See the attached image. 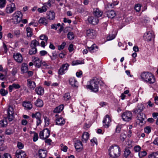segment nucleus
I'll return each mask as SVG.
<instances>
[{"label":"nucleus","mask_w":158,"mask_h":158,"mask_svg":"<svg viewBox=\"0 0 158 158\" xmlns=\"http://www.w3.org/2000/svg\"><path fill=\"white\" fill-rule=\"evenodd\" d=\"M140 77L143 81L150 84H153L155 81L154 76L151 73L143 72L140 75Z\"/></svg>","instance_id":"1"},{"label":"nucleus","mask_w":158,"mask_h":158,"mask_svg":"<svg viewBox=\"0 0 158 158\" xmlns=\"http://www.w3.org/2000/svg\"><path fill=\"white\" fill-rule=\"evenodd\" d=\"M110 156L113 158H117L120 155V147L117 145L112 146L109 149Z\"/></svg>","instance_id":"2"},{"label":"nucleus","mask_w":158,"mask_h":158,"mask_svg":"<svg viewBox=\"0 0 158 158\" xmlns=\"http://www.w3.org/2000/svg\"><path fill=\"white\" fill-rule=\"evenodd\" d=\"M87 88L90 89L92 91L97 92L98 91V82L97 81V79L94 78L90 81L89 84L86 86Z\"/></svg>","instance_id":"3"},{"label":"nucleus","mask_w":158,"mask_h":158,"mask_svg":"<svg viewBox=\"0 0 158 158\" xmlns=\"http://www.w3.org/2000/svg\"><path fill=\"white\" fill-rule=\"evenodd\" d=\"M121 117L123 121L125 122H129L132 119L133 114L131 111H127L122 113Z\"/></svg>","instance_id":"4"},{"label":"nucleus","mask_w":158,"mask_h":158,"mask_svg":"<svg viewBox=\"0 0 158 158\" xmlns=\"http://www.w3.org/2000/svg\"><path fill=\"white\" fill-rule=\"evenodd\" d=\"M13 19L14 20L15 24L19 23L22 20L23 15L21 12L19 11H17L13 14Z\"/></svg>","instance_id":"5"},{"label":"nucleus","mask_w":158,"mask_h":158,"mask_svg":"<svg viewBox=\"0 0 158 158\" xmlns=\"http://www.w3.org/2000/svg\"><path fill=\"white\" fill-rule=\"evenodd\" d=\"M16 10V6L15 3H11L8 4L5 9L6 13L10 14L12 13Z\"/></svg>","instance_id":"6"},{"label":"nucleus","mask_w":158,"mask_h":158,"mask_svg":"<svg viewBox=\"0 0 158 158\" xmlns=\"http://www.w3.org/2000/svg\"><path fill=\"white\" fill-rule=\"evenodd\" d=\"M50 135V131L47 128L41 131L39 134L40 138L45 139L48 138Z\"/></svg>","instance_id":"7"},{"label":"nucleus","mask_w":158,"mask_h":158,"mask_svg":"<svg viewBox=\"0 0 158 158\" xmlns=\"http://www.w3.org/2000/svg\"><path fill=\"white\" fill-rule=\"evenodd\" d=\"M9 121H12L14 119V109L13 107L10 106H9L7 110V117Z\"/></svg>","instance_id":"8"},{"label":"nucleus","mask_w":158,"mask_h":158,"mask_svg":"<svg viewBox=\"0 0 158 158\" xmlns=\"http://www.w3.org/2000/svg\"><path fill=\"white\" fill-rule=\"evenodd\" d=\"M111 119L109 115L107 114L103 120V126L106 128H108L110 125Z\"/></svg>","instance_id":"9"},{"label":"nucleus","mask_w":158,"mask_h":158,"mask_svg":"<svg viewBox=\"0 0 158 158\" xmlns=\"http://www.w3.org/2000/svg\"><path fill=\"white\" fill-rule=\"evenodd\" d=\"M69 66V65L68 63L62 64L58 71V73L61 75L64 74L65 71L68 70Z\"/></svg>","instance_id":"10"},{"label":"nucleus","mask_w":158,"mask_h":158,"mask_svg":"<svg viewBox=\"0 0 158 158\" xmlns=\"http://www.w3.org/2000/svg\"><path fill=\"white\" fill-rule=\"evenodd\" d=\"M154 36V34L152 32L148 31L144 34V38L145 40L149 41L153 39Z\"/></svg>","instance_id":"11"},{"label":"nucleus","mask_w":158,"mask_h":158,"mask_svg":"<svg viewBox=\"0 0 158 158\" xmlns=\"http://www.w3.org/2000/svg\"><path fill=\"white\" fill-rule=\"evenodd\" d=\"M87 36L89 38L94 39L95 37L96 32L93 29H89L86 31Z\"/></svg>","instance_id":"12"},{"label":"nucleus","mask_w":158,"mask_h":158,"mask_svg":"<svg viewBox=\"0 0 158 158\" xmlns=\"http://www.w3.org/2000/svg\"><path fill=\"white\" fill-rule=\"evenodd\" d=\"M13 58L17 62L21 63L23 60L22 55L19 53H16L14 54Z\"/></svg>","instance_id":"13"},{"label":"nucleus","mask_w":158,"mask_h":158,"mask_svg":"<svg viewBox=\"0 0 158 158\" xmlns=\"http://www.w3.org/2000/svg\"><path fill=\"white\" fill-rule=\"evenodd\" d=\"M15 156L17 158H25L27 155L25 152L19 150L16 151Z\"/></svg>","instance_id":"14"},{"label":"nucleus","mask_w":158,"mask_h":158,"mask_svg":"<svg viewBox=\"0 0 158 158\" xmlns=\"http://www.w3.org/2000/svg\"><path fill=\"white\" fill-rule=\"evenodd\" d=\"M32 61L35 65L38 68H40L41 65L42 60L38 57H33Z\"/></svg>","instance_id":"15"},{"label":"nucleus","mask_w":158,"mask_h":158,"mask_svg":"<svg viewBox=\"0 0 158 158\" xmlns=\"http://www.w3.org/2000/svg\"><path fill=\"white\" fill-rule=\"evenodd\" d=\"M89 22L93 25L97 24L98 22V19L96 17L90 16L88 17V19Z\"/></svg>","instance_id":"16"},{"label":"nucleus","mask_w":158,"mask_h":158,"mask_svg":"<svg viewBox=\"0 0 158 158\" xmlns=\"http://www.w3.org/2000/svg\"><path fill=\"white\" fill-rule=\"evenodd\" d=\"M144 107L143 105L141 104H139L137 107L134 110V112L135 113H139L143 111Z\"/></svg>","instance_id":"17"},{"label":"nucleus","mask_w":158,"mask_h":158,"mask_svg":"<svg viewBox=\"0 0 158 158\" xmlns=\"http://www.w3.org/2000/svg\"><path fill=\"white\" fill-rule=\"evenodd\" d=\"M56 125L60 126H62L65 123L64 119L63 118L61 117L56 118Z\"/></svg>","instance_id":"18"},{"label":"nucleus","mask_w":158,"mask_h":158,"mask_svg":"<svg viewBox=\"0 0 158 158\" xmlns=\"http://www.w3.org/2000/svg\"><path fill=\"white\" fill-rule=\"evenodd\" d=\"M27 85L29 88L31 89H34L36 86L35 82L29 79L27 80Z\"/></svg>","instance_id":"19"},{"label":"nucleus","mask_w":158,"mask_h":158,"mask_svg":"<svg viewBox=\"0 0 158 158\" xmlns=\"http://www.w3.org/2000/svg\"><path fill=\"white\" fill-rule=\"evenodd\" d=\"M102 12L98 8L95 9L94 10L93 14L97 17H101L102 15Z\"/></svg>","instance_id":"20"},{"label":"nucleus","mask_w":158,"mask_h":158,"mask_svg":"<svg viewBox=\"0 0 158 158\" xmlns=\"http://www.w3.org/2000/svg\"><path fill=\"white\" fill-rule=\"evenodd\" d=\"M89 135L87 132H84L82 136V141L83 143H86L89 139Z\"/></svg>","instance_id":"21"},{"label":"nucleus","mask_w":158,"mask_h":158,"mask_svg":"<svg viewBox=\"0 0 158 158\" xmlns=\"http://www.w3.org/2000/svg\"><path fill=\"white\" fill-rule=\"evenodd\" d=\"M38 152L40 157L45 158L46 156L47 152L46 150L41 149L39 150Z\"/></svg>","instance_id":"22"},{"label":"nucleus","mask_w":158,"mask_h":158,"mask_svg":"<svg viewBox=\"0 0 158 158\" xmlns=\"http://www.w3.org/2000/svg\"><path fill=\"white\" fill-rule=\"evenodd\" d=\"M69 83L71 86L73 87H77V81L74 77H71L69 80Z\"/></svg>","instance_id":"23"},{"label":"nucleus","mask_w":158,"mask_h":158,"mask_svg":"<svg viewBox=\"0 0 158 158\" xmlns=\"http://www.w3.org/2000/svg\"><path fill=\"white\" fill-rule=\"evenodd\" d=\"M75 147L77 150L81 149L83 148L82 142L80 141H77L75 144Z\"/></svg>","instance_id":"24"},{"label":"nucleus","mask_w":158,"mask_h":158,"mask_svg":"<svg viewBox=\"0 0 158 158\" xmlns=\"http://www.w3.org/2000/svg\"><path fill=\"white\" fill-rule=\"evenodd\" d=\"M35 91L38 95H43L44 92V89L41 87H37L35 89Z\"/></svg>","instance_id":"25"},{"label":"nucleus","mask_w":158,"mask_h":158,"mask_svg":"<svg viewBox=\"0 0 158 158\" xmlns=\"http://www.w3.org/2000/svg\"><path fill=\"white\" fill-rule=\"evenodd\" d=\"M23 105L27 110H28L31 109L32 107V104L29 102H24L23 103Z\"/></svg>","instance_id":"26"},{"label":"nucleus","mask_w":158,"mask_h":158,"mask_svg":"<svg viewBox=\"0 0 158 158\" xmlns=\"http://www.w3.org/2000/svg\"><path fill=\"white\" fill-rule=\"evenodd\" d=\"M137 116V119L140 122L142 123L146 118V116L143 113H139Z\"/></svg>","instance_id":"27"},{"label":"nucleus","mask_w":158,"mask_h":158,"mask_svg":"<svg viewBox=\"0 0 158 158\" xmlns=\"http://www.w3.org/2000/svg\"><path fill=\"white\" fill-rule=\"evenodd\" d=\"M89 51L91 53L94 52L98 50V47L95 44H93L91 47H88Z\"/></svg>","instance_id":"28"},{"label":"nucleus","mask_w":158,"mask_h":158,"mask_svg":"<svg viewBox=\"0 0 158 158\" xmlns=\"http://www.w3.org/2000/svg\"><path fill=\"white\" fill-rule=\"evenodd\" d=\"M64 107L63 105H60L54 109L53 112L55 113H59L62 110Z\"/></svg>","instance_id":"29"},{"label":"nucleus","mask_w":158,"mask_h":158,"mask_svg":"<svg viewBox=\"0 0 158 158\" xmlns=\"http://www.w3.org/2000/svg\"><path fill=\"white\" fill-rule=\"evenodd\" d=\"M107 15L109 18H113L115 16L116 13L114 10H111L107 12Z\"/></svg>","instance_id":"30"},{"label":"nucleus","mask_w":158,"mask_h":158,"mask_svg":"<svg viewBox=\"0 0 158 158\" xmlns=\"http://www.w3.org/2000/svg\"><path fill=\"white\" fill-rule=\"evenodd\" d=\"M28 70L27 64L25 63H23L22 64L21 68V71L23 73H27Z\"/></svg>","instance_id":"31"},{"label":"nucleus","mask_w":158,"mask_h":158,"mask_svg":"<svg viewBox=\"0 0 158 158\" xmlns=\"http://www.w3.org/2000/svg\"><path fill=\"white\" fill-rule=\"evenodd\" d=\"M47 18L50 20H53L55 18V14L54 12L49 11L48 12Z\"/></svg>","instance_id":"32"},{"label":"nucleus","mask_w":158,"mask_h":158,"mask_svg":"<svg viewBox=\"0 0 158 158\" xmlns=\"http://www.w3.org/2000/svg\"><path fill=\"white\" fill-rule=\"evenodd\" d=\"M48 20L45 18H41L39 20V23L46 26L48 24Z\"/></svg>","instance_id":"33"},{"label":"nucleus","mask_w":158,"mask_h":158,"mask_svg":"<svg viewBox=\"0 0 158 158\" xmlns=\"http://www.w3.org/2000/svg\"><path fill=\"white\" fill-rule=\"evenodd\" d=\"M35 104L37 107H42L43 105V101L41 99L38 98L35 102Z\"/></svg>","instance_id":"34"},{"label":"nucleus","mask_w":158,"mask_h":158,"mask_svg":"<svg viewBox=\"0 0 158 158\" xmlns=\"http://www.w3.org/2000/svg\"><path fill=\"white\" fill-rule=\"evenodd\" d=\"M27 36L28 37H31L32 35V29L29 27H27L26 28Z\"/></svg>","instance_id":"35"},{"label":"nucleus","mask_w":158,"mask_h":158,"mask_svg":"<svg viewBox=\"0 0 158 158\" xmlns=\"http://www.w3.org/2000/svg\"><path fill=\"white\" fill-rule=\"evenodd\" d=\"M52 54V55H50L48 54V55L50 56L51 60H56L57 57V55L56 54V52H53Z\"/></svg>","instance_id":"36"},{"label":"nucleus","mask_w":158,"mask_h":158,"mask_svg":"<svg viewBox=\"0 0 158 158\" xmlns=\"http://www.w3.org/2000/svg\"><path fill=\"white\" fill-rule=\"evenodd\" d=\"M7 122L6 119H3L0 121V127H4L7 125Z\"/></svg>","instance_id":"37"},{"label":"nucleus","mask_w":158,"mask_h":158,"mask_svg":"<svg viewBox=\"0 0 158 158\" xmlns=\"http://www.w3.org/2000/svg\"><path fill=\"white\" fill-rule=\"evenodd\" d=\"M31 116L32 118H35L36 119L40 118L41 117L40 113L39 112H36L35 114H32Z\"/></svg>","instance_id":"38"},{"label":"nucleus","mask_w":158,"mask_h":158,"mask_svg":"<svg viewBox=\"0 0 158 158\" xmlns=\"http://www.w3.org/2000/svg\"><path fill=\"white\" fill-rule=\"evenodd\" d=\"M83 64H84V61H83L80 60H74L72 62V65H75Z\"/></svg>","instance_id":"39"},{"label":"nucleus","mask_w":158,"mask_h":158,"mask_svg":"<svg viewBox=\"0 0 158 158\" xmlns=\"http://www.w3.org/2000/svg\"><path fill=\"white\" fill-rule=\"evenodd\" d=\"M37 52V49L36 47H31V48L29 50V53L30 55H32L35 54Z\"/></svg>","instance_id":"40"},{"label":"nucleus","mask_w":158,"mask_h":158,"mask_svg":"<svg viewBox=\"0 0 158 158\" xmlns=\"http://www.w3.org/2000/svg\"><path fill=\"white\" fill-rule=\"evenodd\" d=\"M39 44L38 41L36 40H33L31 42V47H35L38 45H39Z\"/></svg>","instance_id":"41"},{"label":"nucleus","mask_w":158,"mask_h":158,"mask_svg":"<svg viewBox=\"0 0 158 158\" xmlns=\"http://www.w3.org/2000/svg\"><path fill=\"white\" fill-rule=\"evenodd\" d=\"M38 11L40 13H42L44 12H46L47 10V8L46 7L44 6L42 7V8H39L38 10Z\"/></svg>","instance_id":"42"},{"label":"nucleus","mask_w":158,"mask_h":158,"mask_svg":"<svg viewBox=\"0 0 158 158\" xmlns=\"http://www.w3.org/2000/svg\"><path fill=\"white\" fill-rule=\"evenodd\" d=\"M74 35L73 32L70 31L69 32L67 35L68 38L69 40H72L74 38Z\"/></svg>","instance_id":"43"},{"label":"nucleus","mask_w":158,"mask_h":158,"mask_svg":"<svg viewBox=\"0 0 158 158\" xmlns=\"http://www.w3.org/2000/svg\"><path fill=\"white\" fill-rule=\"evenodd\" d=\"M6 3V0H0V8H2L5 7Z\"/></svg>","instance_id":"44"},{"label":"nucleus","mask_w":158,"mask_h":158,"mask_svg":"<svg viewBox=\"0 0 158 158\" xmlns=\"http://www.w3.org/2000/svg\"><path fill=\"white\" fill-rule=\"evenodd\" d=\"M144 132L147 134H149L151 131V127L150 126H147L144 128Z\"/></svg>","instance_id":"45"},{"label":"nucleus","mask_w":158,"mask_h":158,"mask_svg":"<svg viewBox=\"0 0 158 158\" xmlns=\"http://www.w3.org/2000/svg\"><path fill=\"white\" fill-rule=\"evenodd\" d=\"M131 153L130 150L128 148H126L124 151V155L125 157H127Z\"/></svg>","instance_id":"46"},{"label":"nucleus","mask_w":158,"mask_h":158,"mask_svg":"<svg viewBox=\"0 0 158 158\" xmlns=\"http://www.w3.org/2000/svg\"><path fill=\"white\" fill-rule=\"evenodd\" d=\"M0 94L2 96H5L7 94L8 91L4 89H2L0 90Z\"/></svg>","instance_id":"47"},{"label":"nucleus","mask_w":158,"mask_h":158,"mask_svg":"<svg viewBox=\"0 0 158 158\" xmlns=\"http://www.w3.org/2000/svg\"><path fill=\"white\" fill-rule=\"evenodd\" d=\"M64 98L65 101H67L70 98V94L69 93H66L64 94Z\"/></svg>","instance_id":"48"},{"label":"nucleus","mask_w":158,"mask_h":158,"mask_svg":"<svg viewBox=\"0 0 158 158\" xmlns=\"http://www.w3.org/2000/svg\"><path fill=\"white\" fill-rule=\"evenodd\" d=\"M40 39L41 40L45 41L46 43H47L48 40V37L46 35H42L40 36Z\"/></svg>","instance_id":"49"},{"label":"nucleus","mask_w":158,"mask_h":158,"mask_svg":"<svg viewBox=\"0 0 158 158\" xmlns=\"http://www.w3.org/2000/svg\"><path fill=\"white\" fill-rule=\"evenodd\" d=\"M146 155L147 152L144 151L140 152L139 153V156L140 157H142L143 156H146Z\"/></svg>","instance_id":"50"},{"label":"nucleus","mask_w":158,"mask_h":158,"mask_svg":"<svg viewBox=\"0 0 158 158\" xmlns=\"http://www.w3.org/2000/svg\"><path fill=\"white\" fill-rule=\"evenodd\" d=\"M118 4V3H108L107 4V7L109 9H111L113 8L114 6Z\"/></svg>","instance_id":"51"},{"label":"nucleus","mask_w":158,"mask_h":158,"mask_svg":"<svg viewBox=\"0 0 158 158\" xmlns=\"http://www.w3.org/2000/svg\"><path fill=\"white\" fill-rule=\"evenodd\" d=\"M44 119L45 124L46 126H48L49 124V119L47 116H44Z\"/></svg>","instance_id":"52"},{"label":"nucleus","mask_w":158,"mask_h":158,"mask_svg":"<svg viewBox=\"0 0 158 158\" xmlns=\"http://www.w3.org/2000/svg\"><path fill=\"white\" fill-rule=\"evenodd\" d=\"M13 131L11 129H7L5 132V133L7 135H10L11 134H13Z\"/></svg>","instance_id":"53"},{"label":"nucleus","mask_w":158,"mask_h":158,"mask_svg":"<svg viewBox=\"0 0 158 158\" xmlns=\"http://www.w3.org/2000/svg\"><path fill=\"white\" fill-rule=\"evenodd\" d=\"M141 6L140 4H138L135 6V9L137 12H139L141 9Z\"/></svg>","instance_id":"54"},{"label":"nucleus","mask_w":158,"mask_h":158,"mask_svg":"<svg viewBox=\"0 0 158 158\" xmlns=\"http://www.w3.org/2000/svg\"><path fill=\"white\" fill-rule=\"evenodd\" d=\"M115 37V35L114 34H112L110 35H109L107 37V39L108 40H111L113 39H114Z\"/></svg>","instance_id":"55"},{"label":"nucleus","mask_w":158,"mask_h":158,"mask_svg":"<svg viewBox=\"0 0 158 158\" xmlns=\"http://www.w3.org/2000/svg\"><path fill=\"white\" fill-rule=\"evenodd\" d=\"M14 34L17 37H19L20 35V31L19 30H16L15 31Z\"/></svg>","instance_id":"56"},{"label":"nucleus","mask_w":158,"mask_h":158,"mask_svg":"<svg viewBox=\"0 0 158 158\" xmlns=\"http://www.w3.org/2000/svg\"><path fill=\"white\" fill-rule=\"evenodd\" d=\"M127 137L126 135L124 133L121 134L120 136V139L122 141H124Z\"/></svg>","instance_id":"57"},{"label":"nucleus","mask_w":158,"mask_h":158,"mask_svg":"<svg viewBox=\"0 0 158 158\" xmlns=\"http://www.w3.org/2000/svg\"><path fill=\"white\" fill-rule=\"evenodd\" d=\"M66 45V43L64 42H63L62 44L60 46H58V48L59 50H61L63 49Z\"/></svg>","instance_id":"58"},{"label":"nucleus","mask_w":158,"mask_h":158,"mask_svg":"<svg viewBox=\"0 0 158 158\" xmlns=\"http://www.w3.org/2000/svg\"><path fill=\"white\" fill-rule=\"evenodd\" d=\"M38 137L37 133L34 132V135L33 136V141L34 142L36 141L38 139Z\"/></svg>","instance_id":"59"},{"label":"nucleus","mask_w":158,"mask_h":158,"mask_svg":"<svg viewBox=\"0 0 158 158\" xmlns=\"http://www.w3.org/2000/svg\"><path fill=\"white\" fill-rule=\"evenodd\" d=\"M3 47L4 50V53H7L8 49L6 45L4 43H3Z\"/></svg>","instance_id":"60"},{"label":"nucleus","mask_w":158,"mask_h":158,"mask_svg":"<svg viewBox=\"0 0 158 158\" xmlns=\"http://www.w3.org/2000/svg\"><path fill=\"white\" fill-rule=\"evenodd\" d=\"M141 149V147L139 146H136L134 148V150L135 152H139Z\"/></svg>","instance_id":"61"},{"label":"nucleus","mask_w":158,"mask_h":158,"mask_svg":"<svg viewBox=\"0 0 158 158\" xmlns=\"http://www.w3.org/2000/svg\"><path fill=\"white\" fill-rule=\"evenodd\" d=\"M17 147L19 149H22L24 147V145L20 142H18L17 143Z\"/></svg>","instance_id":"62"},{"label":"nucleus","mask_w":158,"mask_h":158,"mask_svg":"<svg viewBox=\"0 0 158 158\" xmlns=\"http://www.w3.org/2000/svg\"><path fill=\"white\" fill-rule=\"evenodd\" d=\"M17 69L16 68H14L11 71L12 74L13 75H15V74L17 73Z\"/></svg>","instance_id":"63"},{"label":"nucleus","mask_w":158,"mask_h":158,"mask_svg":"<svg viewBox=\"0 0 158 158\" xmlns=\"http://www.w3.org/2000/svg\"><path fill=\"white\" fill-rule=\"evenodd\" d=\"M68 50L70 52H71L74 50L73 45V44H70L68 48Z\"/></svg>","instance_id":"64"}]
</instances>
